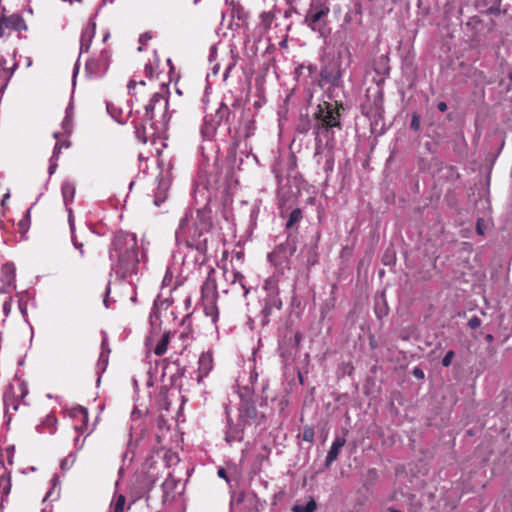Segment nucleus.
I'll return each mask as SVG.
<instances>
[{
    "mask_svg": "<svg viewBox=\"0 0 512 512\" xmlns=\"http://www.w3.org/2000/svg\"><path fill=\"white\" fill-rule=\"evenodd\" d=\"M137 82L135 80H130L127 87L129 92H132L136 88Z\"/></svg>",
    "mask_w": 512,
    "mask_h": 512,
    "instance_id": "nucleus-51",
    "label": "nucleus"
},
{
    "mask_svg": "<svg viewBox=\"0 0 512 512\" xmlns=\"http://www.w3.org/2000/svg\"><path fill=\"white\" fill-rule=\"evenodd\" d=\"M216 301L217 300L202 301L204 313L206 316L211 317L213 323H216L219 317Z\"/></svg>",
    "mask_w": 512,
    "mask_h": 512,
    "instance_id": "nucleus-24",
    "label": "nucleus"
},
{
    "mask_svg": "<svg viewBox=\"0 0 512 512\" xmlns=\"http://www.w3.org/2000/svg\"><path fill=\"white\" fill-rule=\"evenodd\" d=\"M145 69H146L147 73H149V74L152 73V67L150 65H146Z\"/></svg>",
    "mask_w": 512,
    "mask_h": 512,
    "instance_id": "nucleus-57",
    "label": "nucleus"
},
{
    "mask_svg": "<svg viewBox=\"0 0 512 512\" xmlns=\"http://www.w3.org/2000/svg\"><path fill=\"white\" fill-rule=\"evenodd\" d=\"M27 24L24 18L19 14L0 16V38L9 37L11 32H22L27 30Z\"/></svg>",
    "mask_w": 512,
    "mask_h": 512,
    "instance_id": "nucleus-7",
    "label": "nucleus"
},
{
    "mask_svg": "<svg viewBox=\"0 0 512 512\" xmlns=\"http://www.w3.org/2000/svg\"><path fill=\"white\" fill-rule=\"evenodd\" d=\"M485 340H486L487 342H491V341L493 340V335H491V334H487V335L485 336Z\"/></svg>",
    "mask_w": 512,
    "mask_h": 512,
    "instance_id": "nucleus-55",
    "label": "nucleus"
},
{
    "mask_svg": "<svg viewBox=\"0 0 512 512\" xmlns=\"http://www.w3.org/2000/svg\"><path fill=\"white\" fill-rule=\"evenodd\" d=\"M7 61L3 57H0V90L2 91L8 85L9 80L11 79L15 68L17 67V63H14L11 68L6 66Z\"/></svg>",
    "mask_w": 512,
    "mask_h": 512,
    "instance_id": "nucleus-18",
    "label": "nucleus"
},
{
    "mask_svg": "<svg viewBox=\"0 0 512 512\" xmlns=\"http://www.w3.org/2000/svg\"><path fill=\"white\" fill-rule=\"evenodd\" d=\"M454 356H455V353H454L453 350L448 351L446 353V355L442 359V362H441L442 365L444 367H449L451 365V363H452V359H453Z\"/></svg>",
    "mask_w": 512,
    "mask_h": 512,
    "instance_id": "nucleus-38",
    "label": "nucleus"
},
{
    "mask_svg": "<svg viewBox=\"0 0 512 512\" xmlns=\"http://www.w3.org/2000/svg\"><path fill=\"white\" fill-rule=\"evenodd\" d=\"M109 53L104 50L98 59H90L86 63V69L95 75L103 74L108 67Z\"/></svg>",
    "mask_w": 512,
    "mask_h": 512,
    "instance_id": "nucleus-13",
    "label": "nucleus"
},
{
    "mask_svg": "<svg viewBox=\"0 0 512 512\" xmlns=\"http://www.w3.org/2000/svg\"><path fill=\"white\" fill-rule=\"evenodd\" d=\"M410 127L415 131H418L420 129V116L418 114H414L412 116Z\"/></svg>",
    "mask_w": 512,
    "mask_h": 512,
    "instance_id": "nucleus-41",
    "label": "nucleus"
},
{
    "mask_svg": "<svg viewBox=\"0 0 512 512\" xmlns=\"http://www.w3.org/2000/svg\"><path fill=\"white\" fill-rule=\"evenodd\" d=\"M181 1H182L183 3H186V4H188V3H192V4H194V5H195V4H197V3L199 2V0H181Z\"/></svg>",
    "mask_w": 512,
    "mask_h": 512,
    "instance_id": "nucleus-54",
    "label": "nucleus"
},
{
    "mask_svg": "<svg viewBox=\"0 0 512 512\" xmlns=\"http://www.w3.org/2000/svg\"><path fill=\"white\" fill-rule=\"evenodd\" d=\"M314 439V431L313 429H305L303 432V440L306 442H312Z\"/></svg>",
    "mask_w": 512,
    "mask_h": 512,
    "instance_id": "nucleus-42",
    "label": "nucleus"
},
{
    "mask_svg": "<svg viewBox=\"0 0 512 512\" xmlns=\"http://www.w3.org/2000/svg\"><path fill=\"white\" fill-rule=\"evenodd\" d=\"M231 115L233 114L230 108L225 103H221L215 112L212 123L210 124L211 129L216 130V128L223 122L229 123Z\"/></svg>",
    "mask_w": 512,
    "mask_h": 512,
    "instance_id": "nucleus-16",
    "label": "nucleus"
},
{
    "mask_svg": "<svg viewBox=\"0 0 512 512\" xmlns=\"http://www.w3.org/2000/svg\"><path fill=\"white\" fill-rule=\"evenodd\" d=\"M302 132H306L307 131V128L306 127H302Z\"/></svg>",
    "mask_w": 512,
    "mask_h": 512,
    "instance_id": "nucleus-62",
    "label": "nucleus"
},
{
    "mask_svg": "<svg viewBox=\"0 0 512 512\" xmlns=\"http://www.w3.org/2000/svg\"><path fill=\"white\" fill-rule=\"evenodd\" d=\"M60 149H61V145L57 142L55 147H54V155H57L59 152H60Z\"/></svg>",
    "mask_w": 512,
    "mask_h": 512,
    "instance_id": "nucleus-52",
    "label": "nucleus"
},
{
    "mask_svg": "<svg viewBox=\"0 0 512 512\" xmlns=\"http://www.w3.org/2000/svg\"><path fill=\"white\" fill-rule=\"evenodd\" d=\"M217 475L220 477V478H223L225 479L226 481H228V476H227V473H226V470L224 468H219L218 471H217Z\"/></svg>",
    "mask_w": 512,
    "mask_h": 512,
    "instance_id": "nucleus-49",
    "label": "nucleus"
},
{
    "mask_svg": "<svg viewBox=\"0 0 512 512\" xmlns=\"http://www.w3.org/2000/svg\"><path fill=\"white\" fill-rule=\"evenodd\" d=\"M31 224V214L30 210H27L23 217L19 220L17 224V231L21 236H25V234L28 232Z\"/></svg>",
    "mask_w": 512,
    "mask_h": 512,
    "instance_id": "nucleus-27",
    "label": "nucleus"
},
{
    "mask_svg": "<svg viewBox=\"0 0 512 512\" xmlns=\"http://www.w3.org/2000/svg\"><path fill=\"white\" fill-rule=\"evenodd\" d=\"M476 231L478 234L483 235L484 234V227L481 219L477 220L476 223Z\"/></svg>",
    "mask_w": 512,
    "mask_h": 512,
    "instance_id": "nucleus-46",
    "label": "nucleus"
},
{
    "mask_svg": "<svg viewBox=\"0 0 512 512\" xmlns=\"http://www.w3.org/2000/svg\"><path fill=\"white\" fill-rule=\"evenodd\" d=\"M69 223H70L71 229H73V221H72L71 216L69 217Z\"/></svg>",
    "mask_w": 512,
    "mask_h": 512,
    "instance_id": "nucleus-59",
    "label": "nucleus"
},
{
    "mask_svg": "<svg viewBox=\"0 0 512 512\" xmlns=\"http://www.w3.org/2000/svg\"><path fill=\"white\" fill-rule=\"evenodd\" d=\"M107 111L111 117L120 124L125 123L129 117V112H124L122 108L113 102L107 103Z\"/></svg>",
    "mask_w": 512,
    "mask_h": 512,
    "instance_id": "nucleus-22",
    "label": "nucleus"
},
{
    "mask_svg": "<svg viewBox=\"0 0 512 512\" xmlns=\"http://www.w3.org/2000/svg\"><path fill=\"white\" fill-rule=\"evenodd\" d=\"M12 304H13V299L12 297H8L4 303H3V307H2V310H3V314L8 317L12 311Z\"/></svg>",
    "mask_w": 512,
    "mask_h": 512,
    "instance_id": "nucleus-36",
    "label": "nucleus"
},
{
    "mask_svg": "<svg viewBox=\"0 0 512 512\" xmlns=\"http://www.w3.org/2000/svg\"><path fill=\"white\" fill-rule=\"evenodd\" d=\"M213 222L211 209L203 207L196 210H188L180 219L175 232L178 240H183L190 247L198 246L200 238L212 228Z\"/></svg>",
    "mask_w": 512,
    "mask_h": 512,
    "instance_id": "nucleus-2",
    "label": "nucleus"
},
{
    "mask_svg": "<svg viewBox=\"0 0 512 512\" xmlns=\"http://www.w3.org/2000/svg\"><path fill=\"white\" fill-rule=\"evenodd\" d=\"M341 111H344V107L338 101L333 103L324 101L317 106V111L314 113L316 155L322 153L321 136L327 137L331 129L341 128Z\"/></svg>",
    "mask_w": 512,
    "mask_h": 512,
    "instance_id": "nucleus-3",
    "label": "nucleus"
},
{
    "mask_svg": "<svg viewBox=\"0 0 512 512\" xmlns=\"http://www.w3.org/2000/svg\"><path fill=\"white\" fill-rule=\"evenodd\" d=\"M246 427L239 426L230 427L226 432L225 440L228 444L232 445L234 442H241L244 439V430Z\"/></svg>",
    "mask_w": 512,
    "mask_h": 512,
    "instance_id": "nucleus-23",
    "label": "nucleus"
},
{
    "mask_svg": "<svg viewBox=\"0 0 512 512\" xmlns=\"http://www.w3.org/2000/svg\"><path fill=\"white\" fill-rule=\"evenodd\" d=\"M234 13L236 15V17L241 20V21H246L247 18H248V14L247 12L244 10L243 7H237L235 10H234Z\"/></svg>",
    "mask_w": 512,
    "mask_h": 512,
    "instance_id": "nucleus-40",
    "label": "nucleus"
},
{
    "mask_svg": "<svg viewBox=\"0 0 512 512\" xmlns=\"http://www.w3.org/2000/svg\"><path fill=\"white\" fill-rule=\"evenodd\" d=\"M266 415L259 411L254 401L250 399H242L238 408L239 426H260L264 423Z\"/></svg>",
    "mask_w": 512,
    "mask_h": 512,
    "instance_id": "nucleus-5",
    "label": "nucleus"
},
{
    "mask_svg": "<svg viewBox=\"0 0 512 512\" xmlns=\"http://www.w3.org/2000/svg\"><path fill=\"white\" fill-rule=\"evenodd\" d=\"M481 324H482V321L478 316H473L468 321V326L472 330L479 328L481 326Z\"/></svg>",
    "mask_w": 512,
    "mask_h": 512,
    "instance_id": "nucleus-37",
    "label": "nucleus"
},
{
    "mask_svg": "<svg viewBox=\"0 0 512 512\" xmlns=\"http://www.w3.org/2000/svg\"><path fill=\"white\" fill-rule=\"evenodd\" d=\"M139 84L142 85V86H145V82L144 81H140Z\"/></svg>",
    "mask_w": 512,
    "mask_h": 512,
    "instance_id": "nucleus-61",
    "label": "nucleus"
},
{
    "mask_svg": "<svg viewBox=\"0 0 512 512\" xmlns=\"http://www.w3.org/2000/svg\"><path fill=\"white\" fill-rule=\"evenodd\" d=\"M387 511H389V512H401L400 510H398V509H396V508H394V507H389V508L387 509Z\"/></svg>",
    "mask_w": 512,
    "mask_h": 512,
    "instance_id": "nucleus-56",
    "label": "nucleus"
},
{
    "mask_svg": "<svg viewBox=\"0 0 512 512\" xmlns=\"http://www.w3.org/2000/svg\"><path fill=\"white\" fill-rule=\"evenodd\" d=\"M304 70H307L309 72V74H313L315 72V68L312 66V65H308V66H305V65H300L298 68H297V72L298 73H303Z\"/></svg>",
    "mask_w": 512,
    "mask_h": 512,
    "instance_id": "nucleus-44",
    "label": "nucleus"
},
{
    "mask_svg": "<svg viewBox=\"0 0 512 512\" xmlns=\"http://www.w3.org/2000/svg\"><path fill=\"white\" fill-rule=\"evenodd\" d=\"M76 461V455L73 453H70L68 456H66L60 463L61 470L66 472L69 471L74 463Z\"/></svg>",
    "mask_w": 512,
    "mask_h": 512,
    "instance_id": "nucleus-32",
    "label": "nucleus"
},
{
    "mask_svg": "<svg viewBox=\"0 0 512 512\" xmlns=\"http://www.w3.org/2000/svg\"><path fill=\"white\" fill-rule=\"evenodd\" d=\"M70 417H72L75 423V429L78 432H84L88 428V411L85 407L76 406L70 409Z\"/></svg>",
    "mask_w": 512,
    "mask_h": 512,
    "instance_id": "nucleus-14",
    "label": "nucleus"
},
{
    "mask_svg": "<svg viewBox=\"0 0 512 512\" xmlns=\"http://www.w3.org/2000/svg\"><path fill=\"white\" fill-rule=\"evenodd\" d=\"M96 23L89 21L84 29L82 30L80 37V49L81 52H88L92 39L95 35Z\"/></svg>",
    "mask_w": 512,
    "mask_h": 512,
    "instance_id": "nucleus-15",
    "label": "nucleus"
},
{
    "mask_svg": "<svg viewBox=\"0 0 512 512\" xmlns=\"http://www.w3.org/2000/svg\"><path fill=\"white\" fill-rule=\"evenodd\" d=\"M412 374L417 379H423L425 377L424 371L419 367H415L412 371Z\"/></svg>",
    "mask_w": 512,
    "mask_h": 512,
    "instance_id": "nucleus-45",
    "label": "nucleus"
},
{
    "mask_svg": "<svg viewBox=\"0 0 512 512\" xmlns=\"http://www.w3.org/2000/svg\"><path fill=\"white\" fill-rule=\"evenodd\" d=\"M213 355L210 351L203 352L198 360V371L196 381L198 384L202 382V380L208 376V374L213 369Z\"/></svg>",
    "mask_w": 512,
    "mask_h": 512,
    "instance_id": "nucleus-12",
    "label": "nucleus"
},
{
    "mask_svg": "<svg viewBox=\"0 0 512 512\" xmlns=\"http://www.w3.org/2000/svg\"><path fill=\"white\" fill-rule=\"evenodd\" d=\"M321 79L328 84L338 86L342 78L341 63L338 59H332L321 69Z\"/></svg>",
    "mask_w": 512,
    "mask_h": 512,
    "instance_id": "nucleus-10",
    "label": "nucleus"
},
{
    "mask_svg": "<svg viewBox=\"0 0 512 512\" xmlns=\"http://www.w3.org/2000/svg\"><path fill=\"white\" fill-rule=\"evenodd\" d=\"M27 394L28 389L24 382H18L16 386L10 385L3 397L6 412L16 411L19 405L18 399L23 400Z\"/></svg>",
    "mask_w": 512,
    "mask_h": 512,
    "instance_id": "nucleus-9",
    "label": "nucleus"
},
{
    "mask_svg": "<svg viewBox=\"0 0 512 512\" xmlns=\"http://www.w3.org/2000/svg\"><path fill=\"white\" fill-rule=\"evenodd\" d=\"M175 486H176V481H175L174 478H167L163 482L162 488H163V499H164V501H167L168 499H170L172 497L170 495L169 491L172 490Z\"/></svg>",
    "mask_w": 512,
    "mask_h": 512,
    "instance_id": "nucleus-29",
    "label": "nucleus"
},
{
    "mask_svg": "<svg viewBox=\"0 0 512 512\" xmlns=\"http://www.w3.org/2000/svg\"><path fill=\"white\" fill-rule=\"evenodd\" d=\"M15 265L13 263H5L1 267V280L5 286L15 288Z\"/></svg>",
    "mask_w": 512,
    "mask_h": 512,
    "instance_id": "nucleus-20",
    "label": "nucleus"
},
{
    "mask_svg": "<svg viewBox=\"0 0 512 512\" xmlns=\"http://www.w3.org/2000/svg\"><path fill=\"white\" fill-rule=\"evenodd\" d=\"M303 213L299 208H295L289 215L287 223L285 225L286 230L291 231L293 229L297 230V224L302 220Z\"/></svg>",
    "mask_w": 512,
    "mask_h": 512,
    "instance_id": "nucleus-25",
    "label": "nucleus"
},
{
    "mask_svg": "<svg viewBox=\"0 0 512 512\" xmlns=\"http://www.w3.org/2000/svg\"><path fill=\"white\" fill-rule=\"evenodd\" d=\"M330 8L320 0L313 1L306 12L304 23L321 37L326 38L330 34L328 27V14Z\"/></svg>",
    "mask_w": 512,
    "mask_h": 512,
    "instance_id": "nucleus-4",
    "label": "nucleus"
},
{
    "mask_svg": "<svg viewBox=\"0 0 512 512\" xmlns=\"http://www.w3.org/2000/svg\"><path fill=\"white\" fill-rule=\"evenodd\" d=\"M327 162H328V163H331V164L329 165V167H330V168H332V164H333V158H332V155H330V159H327Z\"/></svg>",
    "mask_w": 512,
    "mask_h": 512,
    "instance_id": "nucleus-58",
    "label": "nucleus"
},
{
    "mask_svg": "<svg viewBox=\"0 0 512 512\" xmlns=\"http://www.w3.org/2000/svg\"><path fill=\"white\" fill-rule=\"evenodd\" d=\"M104 357V351L100 354V358L102 359Z\"/></svg>",
    "mask_w": 512,
    "mask_h": 512,
    "instance_id": "nucleus-64",
    "label": "nucleus"
},
{
    "mask_svg": "<svg viewBox=\"0 0 512 512\" xmlns=\"http://www.w3.org/2000/svg\"><path fill=\"white\" fill-rule=\"evenodd\" d=\"M186 329H188V326L184 327V330L181 332V335H180L181 338L188 336L189 332H187Z\"/></svg>",
    "mask_w": 512,
    "mask_h": 512,
    "instance_id": "nucleus-53",
    "label": "nucleus"
},
{
    "mask_svg": "<svg viewBox=\"0 0 512 512\" xmlns=\"http://www.w3.org/2000/svg\"><path fill=\"white\" fill-rule=\"evenodd\" d=\"M151 38H152V36L149 33H144L140 36L139 41L141 44H145Z\"/></svg>",
    "mask_w": 512,
    "mask_h": 512,
    "instance_id": "nucleus-48",
    "label": "nucleus"
},
{
    "mask_svg": "<svg viewBox=\"0 0 512 512\" xmlns=\"http://www.w3.org/2000/svg\"><path fill=\"white\" fill-rule=\"evenodd\" d=\"M346 439L344 437H337L333 441L330 450L326 456L325 466L329 467L338 457L340 450L345 445Z\"/></svg>",
    "mask_w": 512,
    "mask_h": 512,
    "instance_id": "nucleus-17",
    "label": "nucleus"
},
{
    "mask_svg": "<svg viewBox=\"0 0 512 512\" xmlns=\"http://www.w3.org/2000/svg\"><path fill=\"white\" fill-rule=\"evenodd\" d=\"M125 502V496L122 494L118 495L114 504L113 512H124Z\"/></svg>",
    "mask_w": 512,
    "mask_h": 512,
    "instance_id": "nucleus-34",
    "label": "nucleus"
},
{
    "mask_svg": "<svg viewBox=\"0 0 512 512\" xmlns=\"http://www.w3.org/2000/svg\"><path fill=\"white\" fill-rule=\"evenodd\" d=\"M487 13L494 14V15L500 14L499 4L497 6H491L490 8H488Z\"/></svg>",
    "mask_w": 512,
    "mask_h": 512,
    "instance_id": "nucleus-47",
    "label": "nucleus"
},
{
    "mask_svg": "<svg viewBox=\"0 0 512 512\" xmlns=\"http://www.w3.org/2000/svg\"><path fill=\"white\" fill-rule=\"evenodd\" d=\"M274 309L271 308L270 306L268 305H264L263 309H262V315H263V322L266 324L269 322V317L272 315Z\"/></svg>",
    "mask_w": 512,
    "mask_h": 512,
    "instance_id": "nucleus-39",
    "label": "nucleus"
},
{
    "mask_svg": "<svg viewBox=\"0 0 512 512\" xmlns=\"http://www.w3.org/2000/svg\"><path fill=\"white\" fill-rule=\"evenodd\" d=\"M169 342H170V332H165L162 335V337L159 340V342L156 344V346L154 348V353L157 356L164 355L167 352V350H168Z\"/></svg>",
    "mask_w": 512,
    "mask_h": 512,
    "instance_id": "nucleus-26",
    "label": "nucleus"
},
{
    "mask_svg": "<svg viewBox=\"0 0 512 512\" xmlns=\"http://www.w3.org/2000/svg\"><path fill=\"white\" fill-rule=\"evenodd\" d=\"M437 109L440 111V112H445L447 109H448V106L445 102H439L437 104Z\"/></svg>",
    "mask_w": 512,
    "mask_h": 512,
    "instance_id": "nucleus-50",
    "label": "nucleus"
},
{
    "mask_svg": "<svg viewBox=\"0 0 512 512\" xmlns=\"http://www.w3.org/2000/svg\"><path fill=\"white\" fill-rule=\"evenodd\" d=\"M326 146H329L330 150L333 148V145H329V142L326 143Z\"/></svg>",
    "mask_w": 512,
    "mask_h": 512,
    "instance_id": "nucleus-60",
    "label": "nucleus"
},
{
    "mask_svg": "<svg viewBox=\"0 0 512 512\" xmlns=\"http://www.w3.org/2000/svg\"><path fill=\"white\" fill-rule=\"evenodd\" d=\"M265 304L270 306L271 308H273L274 310H280L282 308V301L278 295V293H274V294H270L266 301H265Z\"/></svg>",
    "mask_w": 512,
    "mask_h": 512,
    "instance_id": "nucleus-30",
    "label": "nucleus"
},
{
    "mask_svg": "<svg viewBox=\"0 0 512 512\" xmlns=\"http://www.w3.org/2000/svg\"><path fill=\"white\" fill-rule=\"evenodd\" d=\"M215 270L213 268L208 272L206 280L203 282L201 286V300H217L218 291H217V281L215 278Z\"/></svg>",
    "mask_w": 512,
    "mask_h": 512,
    "instance_id": "nucleus-11",
    "label": "nucleus"
},
{
    "mask_svg": "<svg viewBox=\"0 0 512 512\" xmlns=\"http://www.w3.org/2000/svg\"><path fill=\"white\" fill-rule=\"evenodd\" d=\"M168 109V99L162 93H154L149 103L145 107L144 121H153L157 114L162 117Z\"/></svg>",
    "mask_w": 512,
    "mask_h": 512,
    "instance_id": "nucleus-8",
    "label": "nucleus"
},
{
    "mask_svg": "<svg viewBox=\"0 0 512 512\" xmlns=\"http://www.w3.org/2000/svg\"><path fill=\"white\" fill-rule=\"evenodd\" d=\"M509 79L512 81V72L509 73Z\"/></svg>",
    "mask_w": 512,
    "mask_h": 512,
    "instance_id": "nucleus-63",
    "label": "nucleus"
},
{
    "mask_svg": "<svg viewBox=\"0 0 512 512\" xmlns=\"http://www.w3.org/2000/svg\"><path fill=\"white\" fill-rule=\"evenodd\" d=\"M109 257L116 268V273L122 278L136 274L139 259L135 234L125 231L116 232L109 250Z\"/></svg>",
    "mask_w": 512,
    "mask_h": 512,
    "instance_id": "nucleus-1",
    "label": "nucleus"
},
{
    "mask_svg": "<svg viewBox=\"0 0 512 512\" xmlns=\"http://www.w3.org/2000/svg\"><path fill=\"white\" fill-rule=\"evenodd\" d=\"M11 490V475L9 472L4 471L0 475V494L8 495Z\"/></svg>",
    "mask_w": 512,
    "mask_h": 512,
    "instance_id": "nucleus-28",
    "label": "nucleus"
},
{
    "mask_svg": "<svg viewBox=\"0 0 512 512\" xmlns=\"http://www.w3.org/2000/svg\"><path fill=\"white\" fill-rule=\"evenodd\" d=\"M297 250L295 238H292L291 232H288L286 241L275 247V249L268 254L269 261L275 267H287L290 258Z\"/></svg>",
    "mask_w": 512,
    "mask_h": 512,
    "instance_id": "nucleus-6",
    "label": "nucleus"
},
{
    "mask_svg": "<svg viewBox=\"0 0 512 512\" xmlns=\"http://www.w3.org/2000/svg\"><path fill=\"white\" fill-rule=\"evenodd\" d=\"M273 19L274 15L271 12H263L261 14V23L266 29L270 28Z\"/></svg>",
    "mask_w": 512,
    "mask_h": 512,
    "instance_id": "nucleus-35",
    "label": "nucleus"
},
{
    "mask_svg": "<svg viewBox=\"0 0 512 512\" xmlns=\"http://www.w3.org/2000/svg\"><path fill=\"white\" fill-rule=\"evenodd\" d=\"M135 133H136V137L137 139L143 143V144H146L149 140V137L146 133V128L145 126L141 123L139 125H135Z\"/></svg>",
    "mask_w": 512,
    "mask_h": 512,
    "instance_id": "nucleus-33",
    "label": "nucleus"
},
{
    "mask_svg": "<svg viewBox=\"0 0 512 512\" xmlns=\"http://www.w3.org/2000/svg\"><path fill=\"white\" fill-rule=\"evenodd\" d=\"M57 423L56 416L50 413L42 420L37 429L41 434H53L56 431Z\"/></svg>",
    "mask_w": 512,
    "mask_h": 512,
    "instance_id": "nucleus-19",
    "label": "nucleus"
},
{
    "mask_svg": "<svg viewBox=\"0 0 512 512\" xmlns=\"http://www.w3.org/2000/svg\"><path fill=\"white\" fill-rule=\"evenodd\" d=\"M316 502L311 499L306 505H295L293 507V512H314L316 510Z\"/></svg>",
    "mask_w": 512,
    "mask_h": 512,
    "instance_id": "nucleus-31",
    "label": "nucleus"
},
{
    "mask_svg": "<svg viewBox=\"0 0 512 512\" xmlns=\"http://www.w3.org/2000/svg\"><path fill=\"white\" fill-rule=\"evenodd\" d=\"M169 192V183L167 180L161 179L158 182L155 194H154V204L159 207L168 197Z\"/></svg>",
    "mask_w": 512,
    "mask_h": 512,
    "instance_id": "nucleus-21",
    "label": "nucleus"
},
{
    "mask_svg": "<svg viewBox=\"0 0 512 512\" xmlns=\"http://www.w3.org/2000/svg\"><path fill=\"white\" fill-rule=\"evenodd\" d=\"M62 193L65 199H67L68 195L72 197L74 193V188L71 185L66 184L62 187Z\"/></svg>",
    "mask_w": 512,
    "mask_h": 512,
    "instance_id": "nucleus-43",
    "label": "nucleus"
}]
</instances>
